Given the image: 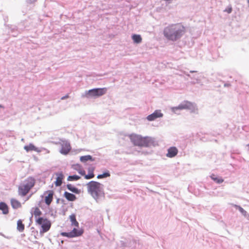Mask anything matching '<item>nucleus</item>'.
Returning a JSON list of instances; mask_svg holds the SVG:
<instances>
[{
  "instance_id": "nucleus-15",
  "label": "nucleus",
  "mask_w": 249,
  "mask_h": 249,
  "mask_svg": "<svg viewBox=\"0 0 249 249\" xmlns=\"http://www.w3.org/2000/svg\"><path fill=\"white\" fill-rule=\"evenodd\" d=\"M64 196L70 201H74L76 199V197L74 195L68 192H64Z\"/></svg>"
},
{
  "instance_id": "nucleus-14",
  "label": "nucleus",
  "mask_w": 249,
  "mask_h": 249,
  "mask_svg": "<svg viewBox=\"0 0 249 249\" xmlns=\"http://www.w3.org/2000/svg\"><path fill=\"white\" fill-rule=\"evenodd\" d=\"M12 207L14 209H18L21 207V203L18 199L11 198L10 200Z\"/></svg>"
},
{
  "instance_id": "nucleus-9",
  "label": "nucleus",
  "mask_w": 249,
  "mask_h": 249,
  "mask_svg": "<svg viewBox=\"0 0 249 249\" xmlns=\"http://www.w3.org/2000/svg\"><path fill=\"white\" fill-rule=\"evenodd\" d=\"M61 153L63 154H67L71 150L70 143L66 141H62L61 142Z\"/></svg>"
},
{
  "instance_id": "nucleus-1",
  "label": "nucleus",
  "mask_w": 249,
  "mask_h": 249,
  "mask_svg": "<svg viewBox=\"0 0 249 249\" xmlns=\"http://www.w3.org/2000/svg\"><path fill=\"white\" fill-rule=\"evenodd\" d=\"M185 32L186 28L181 23H176L166 27L163 35L168 40L175 41L180 38Z\"/></svg>"
},
{
  "instance_id": "nucleus-5",
  "label": "nucleus",
  "mask_w": 249,
  "mask_h": 249,
  "mask_svg": "<svg viewBox=\"0 0 249 249\" xmlns=\"http://www.w3.org/2000/svg\"><path fill=\"white\" fill-rule=\"evenodd\" d=\"M36 223L41 226L40 230V233H44L48 231L51 226V223L47 218L43 217H38L36 219Z\"/></svg>"
},
{
  "instance_id": "nucleus-11",
  "label": "nucleus",
  "mask_w": 249,
  "mask_h": 249,
  "mask_svg": "<svg viewBox=\"0 0 249 249\" xmlns=\"http://www.w3.org/2000/svg\"><path fill=\"white\" fill-rule=\"evenodd\" d=\"M162 116L163 114L161 112V111L160 110H156L154 113L148 115L146 118L149 121H152L157 118H160Z\"/></svg>"
},
{
  "instance_id": "nucleus-22",
  "label": "nucleus",
  "mask_w": 249,
  "mask_h": 249,
  "mask_svg": "<svg viewBox=\"0 0 249 249\" xmlns=\"http://www.w3.org/2000/svg\"><path fill=\"white\" fill-rule=\"evenodd\" d=\"M33 210V214L34 215L36 219L38 218L42 214V212L38 207H35L32 209Z\"/></svg>"
},
{
  "instance_id": "nucleus-6",
  "label": "nucleus",
  "mask_w": 249,
  "mask_h": 249,
  "mask_svg": "<svg viewBox=\"0 0 249 249\" xmlns=\"http://www.w3.org/2000/svg\"><path fill=\"white\" fill-rule=\"evenodd\" d=\"M107 91V88H98L93 89L89 90L87 93V96L98 97L101 96L106 93Z\"/></svg>"
},
{
  "instance_id": "nucleus-26",
  "label": "nucleus",
  "mask_w": 249,
  "mask_h": 249,
  "mask_svg": "<svg viewBox=\"0 0 249 249\" xmlns=\"http://www.w3.org/2000/svg\"><path fill=\"white\" fill-rule=\"evenodd\" d=\"M231 205L233 206L236 209H238L239 211V212L244 216L247 215V212L245 210H244L241 206L236 205V204H231Z\"/></svg>"
},
{
  "instance_id": "nucleus-29",
  "label": "nucleus",
  "mask_w": 249,
  "mask_h": 249,
  "mask_svg": "<svg viewBox=\"0 0 249 249\" xmlns=\"http://www.w3.org/2000/svg\"><path fill=\"white\" fill-rule=\"evenodd\" d=\"M225 12H227L228 13H231L232 11V8L231 7H229L227 8H226L225 10H224Z\"/></svg>"
},
{
  "instance_id": "nucleus-21",
  "label": "nucleus",
  "mask_w": 249,
  "mask_h": 249,
  "mask_svg": "<svg viewBox=\"0 0 249 249\" xmlns=\"http://www.w3.org/2000/svg\"><path fill=\"white\" fill-rule=\"evenodd\" d=\"M67 187L70 191L75 194H79L80 193V190H79L78 188H76L75 187L73 186L71 184H67Z\"/></svg>"
},
{
  "instance_id": "nucleus-35",
  "label": "nucleus",
  "mask_w": 249,
  "mask_h": 249,
  "mask_svg": "<svg viewBox=\"0 0 249 249\" xmlns=\"http://www.w3.org/2000/svg\"><path fill=\"white\" fill-rule=\"evenodd\" d=\"M2 106L0 105V107H2Z\"/></svg>"
},
{
  "instance_id": "nucleus-20",
  "label": "nucleus",
  "mask_w": 249,
  "mask_h": 249,
  "mask_svg": "<svg viewBox=\"0 0 249 249\" xmlns=\"http://www.w3.org/2000/svg\"><path fill=\"white\" fill-rule=\"evenodd\" d=\"M72 168L78 171L82 176L85 175V171L82 168L81 166L78 164L72 165Z\"/></svg>"
},
{
  "instance_id": "nucleus-2",
  "label": "nucleus",
  "mask_w": 249,
  "mask_h": 249,
  "mask_svg": "<svg viewBox=\"0 0 249 249\" xmlns=\"http://www.w3.org/2000/svg\"><path fill=\"white\" fill-rule=\"evenodd\" d=\"M87 185L89 193L96 200L104 194L103 185L98 182L91 181Z\"/></svg>"
},
{
  "instance_id": "nucleus-27",
  "label": "nucleus",
  "mask_w": 249,
  "mask_h": 249,
  "mask_svg": "<svg viewBox=\"0 0 249 249\" xmlns=\"http://www.w3.org/2000/svg\"><path fill=\"white\" fill-rule=\"evenodd\" d=\"M80 178V177L77 175L70 176L67 179L69 181L77 180Z\"/></svg>"
},
{
  "instance_id": "nucleus-4",
  "label": "nucleus",
  "mask_w": 249,
  "mask_h": 249,
  "mask_svg": "<svg viewBox=\"0 0 249 249\" xmlns=\"http://www.w3.org/2000/svg\"><path fill=\"white\" fill-rule=\"evenodd\" d=\"M131 142L136 146L147 147L153 143L152 139L149 137H142L141 135L131 134L129 136Z\"/></svg>"
},
{
  "instance_id": "nucleus-30",
  "label": "nucleus",
  "mask_w": 249,
  "mask_h": 249,
  "mask_svg": "<svg viewBox=\"0 0 249 249\" xmlns=\"http://www.w3.org/2000/svg\"><path fill=\"white\" fill-rule=\"evenodd\" d=\"M68 97H69V95L67 94L66 96L62 97L61 99V100H64L66 98H68Z\"/></svg>"
},
{
  "instance_id": "nucleus-10",
  "label": "nucleus",
  "mask_w": 249,
  "mask_h": 249,
  "mask_svg": "<svg viewBox=\"0 0 249 249\" xmlns=\"http://www.w3.org/2000/svg\"><path fill=\"white\" fill-rule=\"evenodd\" d=\"M45 196V202L48 206H50L53 200L54 195V192L53 190H48L44 193Z\"/></svg>"
},
{
  "instance_id": "nucleus-13",
  "label": "nucleus",
  "mask_w": 249,
  "mask_h": 249,
  "mask_svg": "<svg viewBox=\"0 0 249 249\" xmlns=\"http://www.w3.org/2000/svg\"><path fill=\"white\" fill-rule=\"evenodd\" d=\"M57 176L56 180L54 182L55 185L56 186H60L62 183V180L64 178V176L62 172H59L56 174Z\"/></svg>"
},
{
  "instance_id": "nucleus-23",
  "label": "nucleus",
  "mask_w": 249,
  "mask_h": 249,
  "mask_svg": "<svg viewBox=\"0 0 249 249\" xmlns=\"http://www.w3.org/2000/svg\"><path fill=\"white\" fill-rule=\"evenodd\" d=\"M24 225L23 224L21 219H19L17 221V230L20 231L22 232L24 230Z\"/></svg>"
},
{
  "instance_id": "nucleus-7",
  "label": "nucleus",
  "mask_w": 249,
  "mask_h": 249,
  "mask_svg": "<svg viewBox=\"0 0 249 249\" xmlns=\"http://www.w3.org/2000/svg\"><path fill=\"white\" fill-rule=\"evenodd\" d=\"M194 108V104L189 101H184L178 106L173 107L172 108V110L176 112L178 109H191Z\"/></svg>"
},
{
  "instance_id": "nucleus-28",
  "label": "nucleus",
  "mask_w": 249,
  "mask_h": 249,
  "mask_svg": "<svg viewBox=\"0 0 249 249\" xmlns=\"http://www.w3.org/2000/svg\"><path fill=\"white\" fill-rule=\"evenodd\" d=\"M110 176V174L108 172L104 173L103 174L99 175L97 176V178L99 179L107 177H108Z\"/></svg>"
},
{
  "instance_id": "nucleus-34",
  "label": "nucleus",
  "mask_w": 249,
  "mask_h": 249,
  "mask_svg": "<svg viewBox=\"0 0 249 249\" xmlns=\"http://www.w3.org/2000/svg\"><path fill=\"white\" fill-rule=\"evenodd\" d=\"M247 1H248V3L249 4V0H248Z\"/></svg>"
},
{
  "instance_id": "nucleus-19",
  "label": "nucleus",
  "mask_w": 249,
  "mask_h": 249,
  "mask_svg": "<svg viewBox=\"0 0 249 249\" xmlns=\"http://www.w3.org/2000/svg\"><path fill=\"white\" fill-rule=\"evenodd\" d=\"M69 218L71 222V225L75 227H78L79 223L76 219V216L74 214H72L70 215Z\"/></svg>"
},
{
  "instance_id": "nucleus-33",
  "label": "nucleus",
  "mask_w": 249,
  "mask_h": 249,
  "mask_svg": "<svg viewBox=\"0 0 249 249\" xmlns=\"http://www.w3.org/2000/svg\"><path fill=\"white\" fill-rule=\"evenodd\" d=\"M245 217H246L247 218V219L249 220V214L247 213V215H245Z\"/></svg>"
},
{
  "instance_id": "nucleus-8",
  "label": "nucleus",
  "mask_w": 249,
  "mask_h": 249,
  "mask_svg": "<svg viewBox=\"0 0 249 249\" xmlns=\"http://www.w3.org/2000/svg\"><path fill=\"white\" fill-rule=\"evenodd\" d=\"M83 233V230H78L74 228L71 231L69 232H62L61 235L68 237H74L81 236Z\"/></svg>"
},
{
  "instance_id": "nucleus-12",
  "label": "nucleus",
  "mask_w": 249,
  "mask_h": 249,
  "mask_svg": "<svg viewBox=\"0 0 249 249\" xmlns=\"http://www.w3.org/2000/svg\"><path fill=\"white\" fill-rule=\"evenodd\" d=\"M178 153V149L176 147L172 146L170 147L167 150V153L166 156L168 158L175 157Z\"/></svg>"
},
{
  "instance_id": "nucleus-16",
  "label": "nucleus",
  "mask_w": 249,
  "mask_h": 249,
  "mask_svg": "<svg viewBox=\"0 0 249 249\" xmlns=\"http://www.w3.org/2000/svg\"><path fill=\"white\" fill-rule=\"evenodd\" d=\"M24 149L27 152L35 151L36 152H39L40 151L33 144L30 143L28 145H25L24 147Z\"/></svg>"
},
{
  "instance_id": "nucleus-24",
  "label": "nucleus",
  "mask_w": 249,
  "mask_h": 249,
  "mask_svg": "<svg viewBox=\"0 0 249 249\" xmlns=\"http://www.w3.org/2000/svg\"><path fill=\"white\" fill-rule=\"evenodd\" d=\"M80 160L82 162H85L88 160L93 161L94 159L90 155H86L81 156L80 158Z\"/></svg>"
},
{
  "instance_id": "nucleus-18",
  "label": "nucleus",
  "mask_w": 249,
  "mask_h": 249,
  "mask_svg": "<svg viewBox=\"0 0 249 249\" xmlns=\"http://www.w3.org/2000/svg\"><path fill=\"white\" fill-rule=\"evenodd\" d=\"M0 210L2 211L4 214H7L9 213L8 207L4 202H0Z\"/></svg>"
},
{
  "instance_id": "nucleus-3",
  "label": "nucleus",
  "mask_w": 249,
  "mask_h": 249,
  "mask_svg": "<svg viewBox=\"0 0 249 249\" xmlns=\"http://www.w3.org/2000/svg\"><path fill=\"white\" fill-rule=\"evenodd\" d=\"M36 179L34 177H29L25 179L18 187V195L21 196H25L34 187Z\"/></svg>"
},
{
  "instance_id": "nucleus-17",
  "label": "nucleus",
  "mask_w": 249,
  "mask_h": 249,
  "mask_svg": "<svg viewBox=\"0 0 249 249\" xmlns=\"http://www.w3.org/2000/svg\"><path fill=\"white\" fill-rule=\"evenodd\" d=\"M94 170V167H90L88 169V173L89 174L88 175H86L85 174L84 178L85 179H89L92 178L94 177V174L93 173Z\"/></svg>"
},
{
  "instance_id": "nucleus-32",
  "label": "nucleus",
  "mask_w": 249,
  "mask_h": 249,
  "mask_svg": "<svg viewBox=\"0 0 249 249\" xmlns=\"http://www.w3.org/2000/svg\"><path fill=\"white\" fill-rule=\"evenodd\" d=\"M224 86L225 87H228L230 86V84H229V83H225L224 84Z\"/></svg>"
},
{
  "instance_id": "nucleus-25",
  "label": "nucleus",
  "mask_w": 249,
  "mask_h": 249,
  "mask_svg": "<svg viewBox=\"0 0 249 249\" xmlns=\"http://www.w3.org/2000/svg\"><path fill=\"white\" fill-rule=\"evenodd\" d=\"M133 41L136 43H140L142 41V38L139 35H133L132 36Z\"/></svg>"
},
{
  "instance_id": "nucleus-31",
  "label": "nucleus",
  "mask_w": 249,
  "mask_h": 249,
  "mask_svg": "<svg viewBox=\"0 0 249 249\" xmlns=\"http://www.w3.org/2000/svg\"><path fill=\"white\" fill-rule=\"evenodd\" d=\"M223 179L222 178H219V184L223 182Z\"/></svg>"
}]
</instances>
